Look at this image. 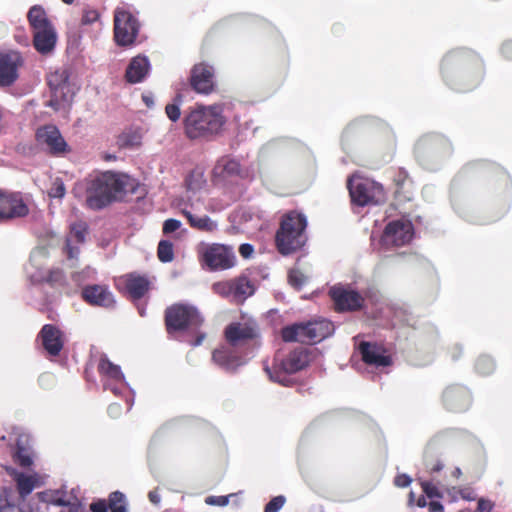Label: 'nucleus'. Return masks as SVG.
<instances>
[{
	"mask_svg": "<svg viewBox=\"0 0 512 512\" xmlns=\"http://www.w3.org/2000/svg\"><path fill=\"white\" fill-rule=\"evenodd\" d=\"M347 189L351 203L358 207L379 205L386 200L384 187L380 183L358 174L348 177Z\"/></svg>",
	"mask_w": 512,
	"mask_h": 512,
	"instance_id": "0eeeda50",
	"label": "nucleus"
},
{
	"mask_svg": "<svg viewBox=\"0 0 512 512\" xmlns=\"http://www.w3.org/2000/svg\"><path fill=\"white\" fill-rule=\"evenodd\" d=\"M465 172L472 177L491 183H502L504 185L511 183V177L503 167L486 160L469 163L465 168Z\"/></svg>",
	"mask_w": 512,
	"mask_h": 512,
	"instance_id": "f8f14e48",
	"label": "nucleus"
},
{
	"mask_svg": "<svg viewBox=\"0 0 512 512\" xmlns=\"http://www.w3.org/2000/svg\"><path fill=\"white\" fill-rule=\"evenodd\" d=\"M66 193L65 185L63 181L57 179L53 182L51 188L48 191V195L51 198H63Z\"/></svg>",
	"mask_w": 512,
	"mask_h": 512,
	"instance_id": "c03bdc74",
	"label": "nucleus"
},
{
	"mask_svg": "<svg viewBox=\"0 0 512 512\" xmlns=\"http://www.w3.org/2000/svg\"><path fill=\"white\" fill-rule=\"evenodd\" d=\"M60 512H80V508L76 505H70L68 508L63 509Z\"/></svg>",
	"mask_w": 512,
	"mask_h": 512,
	"instance_id": "774afa93",
	"label": "nucleus"
},
{
	"mask_svg": "<svg viewBox=\"0 0 512 512\" xmlns=\"http://www.w3.org/2000/svg\"><path fill=\"white\" fill-rule=\"evenodd\" d=\"M443 469V464L440 460H437L435 461V463H433L431 466H430V471L432 473H436V472H439Z\"/></svg>",
	"mask_w": 512,
	"mask_h": 512,
	"instance_id": "69168bd1",
	"label": "nucleus"
},
{
	"mask_svg": "<svg viewBox=\"0 0 512 512\" xmlns=\"http://www.w3.org/2000/svg\"><path fill=\"white\" fill-rule=\"evenodd\" d=\"M13 460L23 468H28L33 463L28 450L22 446H17V449L13 455Z\"/></svg>",
	"mask_w": 512,
	"mask_h": 512,
	"instance_id": "79ce46f5",
	"label": "nucleus"
},
{
	"mask_svg": "<svg viewBox=\"0 0 512 512\" xmlns=\"http://www.w3.org/2000/svg\"><path fill=\"white\" fill-rule=\"evenodd\" d=\"M206 178L204 175V170L200 167H196L189 172V174L185 178V187L189 191H199L206 185Z\"/></svg>",
	"mask_w": 512,
	"mask_h": 512,
	"instance_id": "e433bc0d",
	"label": "nucleus"
},
{
	"mask_svg": "<svg viewBox=\"0 0 512 512\" xmlns=\"http://www.w3.org/2000/svg\"><path fill=\"white\" fill-rule=\"evenodd\" d=\"M158 259L163 263H168L174 259V247L168 240H161L157 247Z\"/></svg>",
	"mask_w": 512,
	"mask_h": 512,
	"instance_id": "58836bf2",
	"label": "nucleus"
},
{
	"mask_svg": "<svg viewBox=\"0 0 512 512\" xmlns=\"http://www.w3.org/2000/svg\"><path fill=\"white\" fill-rule=\"evenodd\" d=\"M248 171L242 167L240 162L229 157L219 159L212 170V182L216 186H226L228 183L244 179Z\"/></svg>",
	"mask_w": 512,
	"mask_h": 512,
	"instance_id": "ddd939ff",
	"label": "nucleus"
},
{
	"mask_svg": "<svg viewBox=\"0 0 512 512\" xmlns=\"http://www.w3.org/2000/svg\"><path fill=\"white\" fill-rule=\"evenodd\" d=\"M65 95H61L60 93L54 94L52 93L51 99L47 102V106L53 108L55 111L60 109V100L64 98Z\"/></svg>",
	"mask_w": 512,
	"mask_h": 512,
	"instance_id": "5fc2aeb1",
	"label": "nucleus"
},
{
	"mask_svg": "<svg viewBox=\"0 0 512 512\" xmlns=\"http://www.w3.org/2000/svg\"><path fill=\"white\" fill-rule=\"evenodd\" d=\"M27 20L32 32L53 26L45 9L41 5H34L29 9Z\"/></svg>",
	"mask_w": 512,
	"mask_h": 512,
	"instance_id": "7c9ffc66",
	"label": "nucleus"
},
{
	"mask_svg": "<svg viewBox=\"0 0 512 512\" xmlns=\"http://www.w3.org/2000/svg\"><path fill=\"white\" fill-rule=\"evenodd\" d=\"M90 510L92 512H107L108 504L104 500H99L90 505Z\"/></svg>",
	"mask_w": 512,
	"mask_h": 512,
	"instance_id": "4d7b16f0",
	"label": "nucleus"
},
{
	"mask_svg": "<svg viewBox=\"0 0 512 512\" xmlns=\"http://www.w3.org/2000/svg\"><path fill=\"white\" fill-rule=\"evenodd\" d=\"M180 227L181 222L179 220L170 218L164 221L162 231L164 234H170L178 230Z\"/></svg>",
	"mask_w": 512,
	"mask_h": 512,
	"instance_id": "09e8293b",
	"label": "nucleus"
},
{
	"mask_svg": "<svg viewBox=\"0 0 512 512\" xmlns=\"http://www.w3.org/2000/svg\"><path fill=\"white\" fill-rule=\"evenodd\" d=\"M29 207L20 192L0 189V223L26 217Z\"/></svg>",
	"mask_w": 512,
	"mask_h": 512,
	"instance_id": "4468645a",
	"label": "nucleus"
},
{
	"mask_svg": "<svg viewBox=\"0 0 512 512\" xmlns=\"http://www.w3.org/2000/svg\"><path fill=\"white\" fill-rule=\"evenodd\" d=\"M225 124L223 108L218 104H195L183 117L184 135L191 141H211L222 132Z\"/></svg>",
	"mask_w": 512,
	"mask_h": 512,
	"instance_id": "f03ea898",
	"label": "nucleus"
},
{
	"mask_svg": "<svg viewBox=\"0 0 512 512\" xmlns=\"http://www.w3.org/2000/svg\"><path fill=\"white\" fill-rule=\"evenodd\" d=\"M33 46L37 52L42 55L51 53L57 42V33L55 27H48L32 32Z\"/></svg>",
	"mask_w": 512,
	"mask_h": 512,
	"instance_id": "bb28decb",
	"label": "nucleus"
},
{
	"mask_svg": "<svg viewBox=\"0 0 512 512\" xmlns=\"http://www.w3.org/2000/svg\"><path fill=\"white\" fill-rule=\"evenodd\" d=\"M204 318L199 310L188 303H174L164 311V325L168 335L180 332H192L195 337L188 341L194 347L202 344L206 333L201 330Z\"/></svg>",
	"mask_w": 512,
	"mask_h": 512,
	"instance_id": "7ed1b4c3",
	"label": "nucleus"
},
{
	"mask_svg": "<svg viewBox=\"0 0 512 512\" xmlns=\"http://www.w3.org/2000/svg\"><path fill=\"white\" fill-rule=\"evenodd\" d=\"M442 401L448 409H461L469 406L471 395L465 386L453 384L444 389Z\"/></svg>",
	"mask_w": 512,
	"mask_h": 512,
	"instance_id": "5701e85b",
	"label": "nucleus"
},
{
	"mask_svg": "<svg viewBox=\"0 0 512 512\" xmlns=\"http://www.w3.org/2000/svg\"><path fill=\"white\" fill-rule=\"evenodd\" d=\"M225 340L233 347L245 345L259 337L256 322H232L224 330Z\"/></svg>",
	"mask_w": 512,
	"mask_h": 512,
	"instance_id": "f3484780",
	"label": "nucleus"
},
{
	"mask_svg": "<svg viewBox=\"0 0 512 512\" xmlns=\"http://www.w3.org/2000/svg\"><path fill=\"white\" fill-rule=\"evenodd\" d=\"M334 325L327 319L305 322L306 344H316L332 335Z\"/></svg>",
	"mask_w": 512,
	"mask_h": 512,
	"instance_id": "393cba45",
	"label": "nucleus"
},
{
	"mask_svg": "<svg viewBox=\"0 0 512 512\" xmlns=\"http://www.w3.org/2000/svg\"><path fill=\"white\" fill-rule=\"evenodd\" d=\"M35 137L39 145L45 147L53 156H62L70 152L69 145L55 125L48 124L39 127Z\"/></svg>",
	"mask_w": 512,
	"mask_h": 512,
	"instance_id": "2eb2a0df",
	"label": "nucleus"
},
{
	"mask_svg": "<svg viewBox=\"0 0 512 512\" xmlns=\"http://www.w3.org/2000/svg\"><path fill=\"white\" fill-rule=\"evenodd\" d=\"M305 322L284 326L280 336L284 342H300L306 344Z\"/></svg>",
	"mask_w": 512,
	"mask_h": 512,
	"instance_id": "72a5a7b5",
	"label": "nucleus"
},
{
	"mask_svg": "<svg viewBox=\"0 0 512 512\" xmlns=\"http://www.w3.org/2000/svg\"><path fill=\"white\" fill-rule=\"evenodd\" d=\"M392 181L395 186L396 198L409 201L412 199V193L410 191L411 179L408 172L403 168H396L392 170Z\"/></svg>",
	"mask_w": 512,
	"mask_h": 512,
	"instance_id": "c756f323",
	"label": "nucleus"
},
{
	"mask_svg": "<svg viewBox=\"0 0 512 512\" xmlns=\"http://www.w3.org/2000/svg\"><path fill=\"white\" fill-rule=\"evenodd\" d=\"M212 290L217 295L229 299L236 304H243L255 292L253 282L247 276L215 282Z\"/></svg>",
	"mask_w": 512,
	"mask_h": 512,
	"instance_id": "9d476101",
	"label": "nucleus"
},
{
	"mask_svg": "<svg viewBox=\"0 0 512 512\" xmlns=\"http://www.w3.org/2000/svg\"><path fill=\"white\" fill-rule=\"evenodd\" d=\"M494 504L490 500L479 499L477 503L478 512H491Z\"/></svg>",
	"mask_w": 512,
	"mask_h": 512,
	"instance_id": "603ef678",
	"label": "nucleus"
},
{
	"mask_svg": "<svg viewBox=\"0 0 512 512\" xmlns=\"http://www.w3.org/2000/svg\"><path fill=\"white\" fill-rule=\"evenodd\" d=\"M213 361L226 370H234L240 365V358L229 348L220 347L212 353Z\"/></svg>",
	"mask_w": 512,
	"mask_h": 512,
	"instance_id": "2f4dec72",
	"label": "nucleus"
},
{
	"mask_svg": "<svg viewBox=\"0 0 512 512\" xmlns=\"http://www.w3.org/2000/svg\"><path fill=\"white\" fill-rule=\"evenodd\" d=\"M307 218L297 211L291 210L281 217L275 235V244L281 255H290L300 250L307 241Z\"/></svg>",
	"mask_w": 512,
	"mask_h": 512,
	"instance_id": "20e7f679",
	"label": "nucleus"
},
{
	"mask_svg": "<svg viewBox=\"0 0 512 512\" xmlns=\"http://www.w3.org/2000/svg\"><path fill=\"white\" fill-rule=\"evenodd\" d=\"M462 353H463L462 348H461V347H459V346H457V345H456V346H453V347H452V348H450V349H449V351H448V355H449V357H450V359H451L452 361H457V360H459V359L461 358V356H462Z\"/></svg>",
	"mask_w": 512,
	"mask_h": 512,
	"instance_id": "bf43d9fd",
	"label": "nucleus"
},
{
	"mask_svg": "<svg viewBox=\"0 0 512 512\" xmlns=\"http://www.w3.org/2000/svg\"><path fill=\"white\" fill-rule=\"evenodd\" d=\"M88 233V225L84 221H78L70 225V232L66 238L64 251L69 259L76 258L79 254V249L72 246L71 242L84 243L85 237Z\"/></svg>",
	"mask_w": 512,
	"mask_h": 512,
	"instance_id": "cd10ccee",
	"label": "nucleus"
},
{
	"mask_svg": "<svg viewBox=\"0 0 512 512\" xmlns=\"http://www.w3.org/2000/svg\"><path fill=\"white\" fill-rule=\"evenodd\" d=\"M81 298L90 306L112 309L116 306V299L105 284H89L81 289Z\"/></svg>",
	"mask_w": 512,
	"mask_h": 512,
	"instance_id": "6ab92c4d",
	"label": "nucleus"
},
{
	"mask_svg": "<svg viewBox=\"0 0 512 512\" xmlns=\"http://www.w3.org/2000/svg\"><path fill=\"white\" fill-rule=\"evenodd\" d=\"M254 252V248L251 244L244 243L239 247V253L243 258H249Z\"/></svg>",
	"mask_w": 512,
	"mask_h": 512,
	"instance_id": "13d9d810",
	"label": "nucleus"
},
{
	"mask_svg": "<svg viewBox=\"0 0 512 512\" xmlns=\"http://www.w3.org/2000/svg\"><path fill=\"white\" fill-rule=\"evenodd\" d=\"M190 88L197 94L210 95L216 91L215 68L207 62L192 66L188 78Z\"/></svg>",
	"mask_w": 512,
	"mask_h": 512,
	"instance_id": "9b49d317",
	"label": "nucleus"
},
{
	"mask_svg": "<svg viewBox=\"0 0 512 512\" xmlns=\"http://www.w3.org/2000/svg\"><path fill=\"white\" fill-rule=\"evenodd\" d=\"M23 65L20 53H0V87L12 86L19 77L18 69Z\"/></svg>",
	"mask_w": 512,
	"mask_h": 512,
	"instance_id": "aec40b11",
	"label": "nucleus"
},
{
	"mask_svg": "<svg viewBox=\"0 0 512 512\" xmlns=\"http://www.w3.org/2000/svg\"><path fill=\"white\" fill-rule=\"evenodd\" d=\"M128 178L126 176L106 171L91 179L87 186L86 203L89 208L99 210L111 202L126 190Z\"/></svg>",
	"mask_w": 512,
	"mask_h": 512,
	"instance_id": "39448f33",
	"label": "nucleus"
},
{
	"mask_svg": "<svg viewBox=\"0 0 512 512\" xmlns=\"http://www.w3.org/2000/svg\"><path fill=\"white\" fill-rule=\"evenodd\" d=\"M108 508L110 512H127L125 496L120 491H114L109 495Z\"/></svg>",
	"mask_w": 512,
	"mask_h": 512,
	"instance_id": "4c0bfd02",
	"label": "nucleus"
},
{
	"mask_svg": "<svg viewBox=\"0 0 512 512\" xmlns=\"http://www.w3.org/2000/svg\"><path fill=\"white\" fill-rule=\"evenodd\" d=\"M413 234L414 229L410 221L394 220L386 225L382 241L387 246L401 247L412 240Z\"/></svg>",
	"mask_w": 512,
	"mask_h": 512,
	"instance_id": "a211bd4d",
	"label": "nucleus"
},
{
	"mask_svg": "<svg viewBox=\"0 0 512 512\" xmlns=\"http://www.w3.org/2000/svg\"><path fill=\"white\" fill-rule=\"evenodd\" d=\"M13 507L14 505L6 497L0 495V512H7L8 509Z\"/></svg>",
	"mask_w": 512,
	"mask_h": 512,
	"instance_id": "680f3d73",
	"label": "nucleus"
},
{
	"mask_svg": "<svg viewBox=\"0 0 512 512\" xmlns=\"http://www.w3.org/2000/svg\"><path fill=\"white\" fill-rule=\"evenodd\" d=\"M288 281L293 287L300 289L304 284V276L301 272L292 270L288 274Z\"/></svg>",
	"mask_w": 512,
	"mask_h": 512,
	"instance_id": "de8ad7c7",
	"label": "nucleus"
},
{
	"mask_svg": "<svg viewBox=\"0 0 512 512\" xmlns=\"http://www.w3.org/2000/svg\"><path fill=\"white\" fill-rule=\"evenodd\" d=\"M286 499L284 496L279 495L272 498L265 506L264 512H278L284 505Z\"/></svg>",
	"mask_w": 512,
	"mask_h": 512,
	"instance_id": "a18cd8bd",
	"label": "nucleus"
},
{
	"mask_svg": "<svg viewBox=\"0 0 512 512\" xmlns=\"http://www.w3.org/2000/svg\"><path fill=\"white\" fill-rule=\"evenodd\" d=\"M475 369L478 374L486 376L491 374L495 369V363L490 356L482 355L478 357L475 363Z\"/></svg>",
	"mask_w": 512,
	"mask_h": 512,
	"instance_id": "ea45409f",
	"label": "nucleus"
},
{
	"mask_svg": "<svg viewBox=\"0 0 512 512\" xmlns=\"http://www.w3.org/2000/svg\"><path fill=\"white\" fill-rule=\"evenodd\" d=\"M310 363V352L303 347H296L287 353H276L272 366H266L265 371L270 380L283 386L291 387L296 384L293 377L304 370Z\"/></svg>",
	"mask_w": 512,
	"mask_h": 512,
	"instance_id": "423d86ee",
	"label": "nucleus"
},
{
	"mask_svg": "<svg viewBox=\"0 0 512 512\" xmlns=\"http://www.w3.org/2000/svg\"><path fill=\"white\" fill-rule=\"evenodd\" d=\"M125 289L133 300L141 299L150 289L149 279L137 273H130L122 277Z\"/></svg>",
	"mask_w": 512,
	"mask_h": 512,
	"instance_id": "a878e982",
	"label": "nucleus"
},
{
	"mask_svg": "<svg viewBox=\"0 0 512 512\" xmlns=\"http://www.w3.org/2000/svg\"><path fill=\"white\" fill-rule=\"evenodd\" d=\"M150 70V63L146 56L138 55L130 61L125 78L127 82L135 84L143 81Z\"/></svg>",
	"mask_w": 512,
	"mask_h": 512,
	"instance_id": "c85d7f7f",
	"label": "nucleus"
},
{
	"mask_svg": "<svg viewBox=\"0 0 512 512\" xmlns=\"http://www.w3.org/2000/svg\"><path fill=\"white\" fill-rule=\"evenodd\" d=\"M121 139L123 144L126 146H137L140 144L139 137L137 136L129 138L127 135H123Z\"/></svg>",
	"mask_w": 512,
	"mask_h": 512,
	"instance_id": "052dcab7",
	"label": "nucleus"
},
{
	"mask_svg": "<svg viewBox=\"0 0 512 512\" xmlns=\"http://www.w3.org/2000/svg\"><path fill=\"white\" fill-rule=\"evenodd\" d=\"M69 73L66 69H59L51 72L47 76V84L51 93L65 95V90L68 88Z\"/></svg>",
	"mask_w": 512,
	"mask_h": 512,
	"instance_id": "473e14b6",
	"label": "nucleus"
},
{
	"mask_svg": "<svg viewBox=\"0 0 512 512\" xmlns=\"http://www.w3.org/2000/svg\"><path fill=\"white\" fill-rule=\"evenodd\" d=\"M329 296L337 312H355L364 307L365 298L349 287L333 286L329 290Z\"/></svg>",
	"mask_w": 512,
	"mask_h": 512,
	"instance_id": "dca6fc26",
	"label": "nucleus"
},
{
	"mask_svg": "<svg viewBox=\"0 0 512 512\" xmlns=\"http://www.w3.org/2000/svg\"><path fill=\"white\" fill-rule=\"evenodd\" d=\"M422 489L424 493L430 498L439 495L437 488L429 482H423Z\"/></svg>",
	"mask_w": 512,
	"mask_h": 512,
	"instance_id": "6e6d98bb",
	"label": "nucleus"
},
{
	"mask_svg": "<svg viewBox=\"0 0 512 512\" xmlns=\"http://www.w3.org/2000/svg\"><path fill=\"white\" fill-rule=\"evenodd\" d=\"M500 52L506 60H512V40L504 41L501 45Z\"/></svg>",
	"mask_w": 512,
	"mask_h": 512,
	"instance_id": "3c124183",
	"label": "nucleus"
},
{
	"mask_svg": "<svg viewBox=\"0 0 512 512\" xmlns=\"http://www.w3.org/2000/svg\"><path fill=\"white\" fill-rule=\"evenodd\" d=\"M394 483L397 487L405 488L410 485L411 478L406 474H399L395 477Z\"/></svg>",
	"mask_w": 512,
	"mask_h": 512,
	"instance_id": "864d4df0",
	"label": "nucleus"
},
{
	"mask_svg": "<svg viewBox=\"0 0 512 512\" xmlns=\"http://www.w3.org/2000/svg\"><path fill=\"white\" fill-rule=\"evenodd\" d=\"M429 512H443L444 507L438 501H431L428 505Z\"/></svg>",
	"mask_w": 512,
	"mask_h": 512,
	"instance_id": "e2e57ef3",
	"label": "nucleus"
},
{
	"mask_svg": "<svg viewBox=\"0 0 512 512\" xmlns=\"http://www.w3.org/2000/svg\"><path fill=\"white\" fill-rule=\"evenodd\" d=\"M14 480L17 490L22 498L27 497L37 485V477L34 475H26L22 472L14 473Z\"/></svg>",
	"mask_w": 512,
	"mask_h": 512,
	"instance_id": "c9c22d12",
	"label": "nucleus"
},
{
	"mask_svg": "<svg viewBox=\"0 0 512 512\" xmlns=\"http://www.w3.org/2000/svg\"><path fill=\"white\" fill-rule=\"evenodd\" d=\"M98 372L101 377L105 378L103 382L104 389L118 394L119 389L116 385L122 383L125 379L120 366L112 363L106 356H102L98 363Z\"/></svg>",
	"mask_w": 512,
	"mask_h": 512,
	"instance_id": "4be33fe9",
	"label": "nucleus"
},
{
	"mask_svg": "<svg viewBox=\"0 0 512 512\" xmlns=\"http://www.w3.org/2000/svg\"><path fill=\"white\" fill-rule=\"evenodd\" d=\"M440 74L450 89L466 93L482 84L485 77V63L482 57L472 49L455 48L443 56Z\"/></svg>",
	"mask_w": 512,
	"mask_h": 512,
	"instance_id": "f257e3e1",
	"label": "nucleus"
},
{
	"mask_svg": "<svg viewBox=\"0 0 512 512\" xmlns=\"http://www.w3.org/2000/svg\"><path fill=\"white\" fill-rule=\"evenodd\" d=\"M100 18V13L97 9L86 7L83 9L81 24L82 25H91L97 22Z\"/></svg>",
	"mask_w": 512,
	"mask_h": 512,
	"instance_id": "37998d69",
	"label": "nucleus"
},
{
	"mask_svg": "<svg viewBox=\"0 0 512 512\" xmlns=\"http://www.w3.org/2000/svg\"><path fill=\"white\" fill-rule=\"evenodd\" d=\"M205 503L212 506H226L229 503V498L228 496H208Z\"/></svg>",
	"mask_w": 512,
	"mask_h": 512,
	"instance_id": "8fccbe9b",
	"label": "nucleus"
},
{
	"mask_svg": "<svg viewBox=\"0 0 512 512\" xmlns=\"http://www.w3.org/2000/svg\"><path fill=\"white\" fill-rule=\"evenodd\" d=\"M433 144H434L433 138H423L418 142V148L426 149V148L433 146Z\"/></svg>",
	"mask_w": 512,
	"mask_h": 512,
	"instance_id": "0e129e2a",
	"label": "nucleus"
},
{
	"mask_svg": "<svg viewBox=\"0 0 512 512\" xmlns=\"http://www.w3.org/2000/svg\"><path fill=\"white\" fill-rule=\"evenodd\" d=\"M64 280V273L61 269H52L48 272L44 281L50 285L60 284Z\"/></svg>",
	"mask_w": 512,
	"mask_h": 512,
	"instance_id": "49530a36",
	"label": "nucleus"
},
{
	"mask_svg": "<svg viewBox=\"0 0 512 512\" xmlns=\"http://www.w3.org/2000/svg\"><path fill=\"white\" fill-rule=\"evenodd\" d=\"M199 261L210 271L232 268L236 263L233 247L224 244H203L198 249Z\"/></svg>",
	"mask_w": 512,
	"mask_h": 512,
	"instance_id": "1a4fd4ad",
	"label": "nucleus"
},
{
	"mask_svg": "<svg viewBox=\"0 0 512 512\" xmlns=\"http://www.w3.org/2000/svg\"><path fill=\"white\" fill-rule=\"evenodd\" d=\"M182 214L186 217L189 225L197 230L212 232L216 229L217 225L207 215L198 217L193 215L190 211L183 209Z\"/></svg>",
	"mask_w": 512,
	"mask_h": 512,
	"instance_id": "f704fd0d",
	"label": "nucleus"
},
{
	"mask_svg": "<svg viewBox=\"0 0 512 512\" xmlns=\"http://www.w3.org/2000/svg\"><path fill=\"white\" fill-rule=\"evenodd\" d=\"M142 100L146 104L148 108H151L154 105L153 96L151 94L149 95H142Z\"/></svg>",
	"mask_w": 512,
	"mask_h": 512,
	"instance_id": "338daca9",
	"label": "nucleus"
},
{
	"mask_svg": "<svg viewBox=\"0 0 512 512\" xmlns=\"http://www.w3.org/2000/svg\"><path fill=\"white\" fill-rule=\"evenodd\" d=\"M37 338L50 356H59L64 348L65 334L59 327L53 324H45L38 333Z\"/></svg>",
	"mask_w": 512,
	"mask_h": 512,
	"instance_id": "412c9836",
	"label": "nucleus"
},
{
	"mask_svg": "<svg viewBox=\"0 0 512 512\" xmlns=\"http://www.w3.org/2000/svg\"><path fill=\"white\" fill-rule=\"evenodd\" d=\"M359 351L365 364L375 367H386L392 364V359L384 355V350L375 343L363 341L359 344Z\"/></svg>",
	"mask_w": 512,
	"mask_h": 512,
	"instance_id": "b1692460",
	"label": "nucleus"
},
{
	"mask_svg": "<svg viewBox=\"0 0 512 512\" xmlns=\"http://www.w3.org/2000/svg\"><path fill=\"white\" fill-rule=\"evenodd\" d=\"M114 41L120 47H129L136 43L140 31V22L131 11L117 7L113 17Z\"/></svg>",
	"mask_w": 512,
	"mask_h": 512,
	"instance_id": "6e6552de",
	"label": "nucleus"
},
{
	"mask_svg": "<svg viewBox=\"0 0 512 512\" xmlns=\"http://www.w3.org/2000/svg\"><path fill=\"white\" fill-rule=\"evenodd\" d=\"M183 102L181 94H177L174 98V103L167 104L165 113L172 122H177L181 117L180 105Z\"/></svg>",
	"mask_w": 512,
	"mask_h": 512,
	"instance_id": "a19ab883",
	"label": "nucleus"
}]
</instances>
